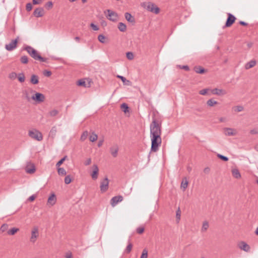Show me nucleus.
<instances>
[{"label":"nucleus","mask_w":258,"mask_h":258,"mask_svg":"<svg viewBox=\"0 0 258 258\" xmlns=\"http://www.w3.org/2000/svg\"><path fill=\"white\" fill-rule=\"evenodd\" d=\"M57 130L55 126H53L51 128L50 131V135L51 136H55Z\"/></svg>","instance_id":"nucleus-44"},{"label":"nucleus","mask_w":258,"mask_h":258,"mask_svg":"<svg viewBox=\"0 0 258 258\" xmlns=\"http://www.w3.org/2000/svg\"><path fill=\"white\" fill-rule=\"evenodd\" d=\"M217 156L219 159H220L221 160H222L224 161H227L229 160V159L227 157L222 155L221 154H218Z\"/></svg>","instance_id":"nucleus-39"},{"label":"nucleus","mask_w":258,"mask_h":258,"mask_svg":"<svg viewBox=\"0 0 258 258\" xmlns=\"http://www.w3.org/2000/svg\"><path fill=\"white\" fill-rule=\"evenodd\" d=\"M32 2L33 5H37L40 3L39 0H33Z\"/></svg>","instance_id":"nucleus-63"},{"label":"nucleus","mask_w":258,"mask_h":258,"mask_svg":"<svg viewBox=\"0 0 258 258\" xmlns=\"http://www.w3.org/2000/svg\"><path fill=\"white\" fill-rule=\"evenodd\" d=\"M38 236V228L36 227H35L33 229V230L31 231V236L30 238V241L32 243H34L37 238Z\"/></svg>","instance_id":"nucleus-11"},{"label":"nucleus","mask_w":258,"mask_h":258,"mask_svg":"<svg viewBox=\"0 0 258 258\" xmlns=\"http://www.w3.org/2000/svg\"><path fill=\"white\" fill-rule=\"evenodd\" d=\"M121 109H122V110L124 112V113H126V112H129V107L127 105V104L124 103H122L121 105Z\"/></svg>","instance_id":"nucleus-27"},{"label":"nucleus","mask_w":258,"mask_h":258,"mask_svg":"<svg viewBox=\"0 0 258 258\" xmlns=\"http://www.w3.org/2000/svg\"><path fill=\"white\" fill-rule=\"evenodd\" d=\"M32 99L38 103H41L44 101L45 96L43 94L37 92L32 96Z\"/></svg>","instance_id":"nucleus-9"},{"label":"nucleus","mask_w":258,"mask_h":258,"mask_svg":"<svg viewBox=\"0 0 258 258\" xmlns=\"http://www.w3.org/2000/svg\"><path fill=\"white\" fill-rule=\"evenodd\" d=\"M212 92L213 94H216L218 95H225L226 93L225 91L222 89H219L217 88H215L213 89Z\"/></svg>","instance_id":"nucleus-20"},{"label":"nucleus","mask_w":258,"mask_h":258,"mask_svg":"<svg viewBox=\"0 0 258 258\" xmlns=\"http://www.w3.org/2000/svg\"><path fill=\"white\" fill-rule=\"evenodd\" d=\"M239 24L242 26H247L248 25L247 23H246V22H245L244 21H240L239 22Z\"/></svg>","instance_id":"nucleus-64"},{"label":"nucleus","mask_w":258,"mask_h":258,"mask_svg":"<svg viewBox=\"0 0 258 258\" xmlns=\"http://www.w3.org/2000/svg\"><path fill=\"white\" fill-rule=\"evenodd\" d=\"M225 134L226 136H234L236 135V132H234L235 130L232 128L226 127L224 128Z\"/></svg>","instance_id":"nucleus-19"},{"label":"nucleus","mask_w":258,"mask_h":258,"mask_svg":"<svg viewBox=\"0 0 258 258\" xmlns=\"http://www.w3.org/2000/svg\"><path fill=\"white\" fill-rule=\"evenodd\" d=\"M109 180L107 177H106L100 182V190L102 192H105L108 188Z\"/></svg>","instance_id":"nucleus-5"},{"label":"nucleus","mask_w":258,"mask_h":258,"mask_svg":"<svg viewBox=\"0 0 258 258\" xmlns=\"http://www.w3.org/2000/svg\"><path fill=\"white\" fill-rule=\"evenodd\" d=\"M179 67L181 69H184L186 71H189V68L188 66H180Z\"/></svg>","instance_id":"nucleus-60"},{"label":"nucleus","mask_w":258,"mask_h":258,"mask_svg":"<svg viewBox=\"0 0 258 258\" xmlns=\"http://www.w3.org/2000/svg\"><path fill=\"white\" fill-rule=\"evenodd\" d=\"M144 231V228L143 227H139L137 229V232L138 234H142Z\"/></svg>","instance_id":"nucleus-51"},{"label":"nucleus","mask_w":258,"mask_h":258,"mask_svg":"<svg viewBox=\"0 0 258 258\" xmlns=\"http://www.w3.org/2000/svg\"><path fill=\"white\" fill-rule=\"evenodd\" d=\"M145 8L148 11L155 14H158L160 12L159 8L154 4L151 2L148 3Z\"/></svg>","instance_id":"nucleus-4"},{"label":"nucleus","mask_w":258,"mask_h":258,"mask_svg":"<svg viewBox=\"0 0 258 258\" xmlns=\"http://www.w3.org/2000/svg\"><path fill=\"white\" fill-rule=\"evenodd\" d=\"M227 16L228 17L224 27H230L235 22L236 20L235 17L231 13H228Z\"/></svg>","instance_id":"nucleus-6"},{"label":"nucleus","mask_w":258,"mask_h":258,"mask_svg":"<svg viewBox=\"0 0 258 258\" xmlns=\"http://www.w3.org/2000/svg\"><path fill=\"white\" fill-rule=\"evenodd\" d=\"M194 70L198 74H202L206 72L205 69L201 66H196L194 67Z\"/></svg>","instance_id":"nucleus-22"},{"label":"nucleus","mask_w":258,"mask_h":258,"mask_svg":"<svg viewBox=\"0 0 258 258\" xmlns=\"http://www.w3.org/2000/svg\"><path fill=\"white\" fill-rule=\"evenodd\" d=\"M125 19L130 23H131L133 25H134L136 23L135 18L129 13H125L124 14Z\"/></svg>","instance_id":"nucleus-16"},{"label":"nucleus","mask_w":258,"mask_h":258,"mask_svg":"<svg viewBox=\"0 0 258 258\" xmlns=\"http://www.w3.org/2000/svg\"><path fill=\"white\" fill-rule=\"evenodd\" d=\"M43 75L45 76H46V77H49L51 76V72L50 71H47V70H45L44 72H43Z\"/></svg>","instance_id":"nucleus-56"},{"label":"nucleus","mask_w":258,"mask_h":258,"mask_svg":"<svg viewBox=\"0 0 258 258\" xmlns=\"http://www.w3.org/2000/svg\"><path fill=\"white\" fill-rule=\"evenodd\" d=\"M243 110V107L242 106H237L236 107L235 111L240 112Z\"/></svg>","instance_id":"nucleus-57"},{"label":"nucleus","mask_w":258,"mask_h":258,"mask_svg":"<svg viewBox=\"0 0 258 258\" xmlns=\"http://www.w3.org/2000/svg\"><path fill=\"white\" fill-rule=\"evenodd\" d=\"M57 171L60 175H65L67 174L66 171L63 168H58Z\"/></svg>","instance_id":"nucleus-35"},{"label":"nucleus","mask_w":258,"mask_h":258,"mask_svg":"<svg viewBox=\"0 0 258 258\" xmlns=\"http://www.w3.org/2000/svg\"><path fill=\"white\" fill-rule=\"evenodd\" d=\"M88 135V133L87 131L84 132L81 136L80 140L82 141H85L87 139Z\"/></svg>","instance_id":"nucleus-36"},{"label":"nucleus","mask_w":258,"mask_h":258,"mask_svg":"<svg viewBox=\"0 0 258 258\" xmlns=\"http://www.w3.org/2000/svg\"><path fill=\"white\" fill-rule=\"evenodd\" d=\"M118 28L121 32H125L126 30V26L124 23L119 22L118 24Z\"/></svg>","instance_id":"nucleus-25"},{"label":"nucleus","mask_w":258,"mask_h":258,"mask_svg":"<svg viewBox=\"0 0 258 258\" xmlns=\"http://www.w3.org/2000/svg\"><path fill=\"white\" fill-rule=\"evenodd\" d=\"M72 179L70 175H67L64 178V182L66 184H68L71 182Z\"/></svg>","instance_id":"nucleus-43"},{"label":"nucleus","mask_w":258,"mask_h":258,"mask_svg":"<svg viewBox=\"0 0 258 258\" xmlns=\"http://www.w3.org/2000/svg\"><path fill=\"white\" fill-rule=\"evenodd\" d=\"M77 85L86 87V82L83 80H80L77 82Z\"/></svg>","instance_id":"nucleus-45"},{"label":"nucleus","mask_w":258,"mask_h":258,"mask_svg":"<svg viewBox=\"0 0 258 258\" xmlns=\"http://www.w3.org/2000/svg\"><path fill=\"white\" fill-rule=\"evenodd\" d=\"M17 77V74L15 72H13L9 75V78L13 80L16 79Z\"/></svg>","instance_id":"nucleus-50"},{"label":"nucleus","mask_w":258,"mask_h":258,"mask_svg":"<svg viewBox=\"0 0 258 258\" xmlns=\"http://www.w3.org/2000/svg\"><path fill=\"white\" fill-rule=\"evenodd\" d=\"M122 196H117L113 197L110 200V204L112 207L115 206L119 202L123 200Z\"/></svg>","instance_id":"nucleus-10"},{"label":"nucleus","mask_w":258,"mask_h":258,"mask_svg":"<svg viewBox=\"0 0 258 258\" xmlns=\"http://www.w3.org/2000/svg\"><path fill=\"white\" fill-rule=\"evenodd\" d=\"M90 26L94 31H97L99 30L98 27L97 25H95L94 23H91L90 24Z\"/></svg>","instance_id":"nucleus-54"},{"label":"nucleus","mask_w":258,"mask_h":258,"mask_svg":"<svg viewBox=\"0 0 258 258\" xmlns=\"http://www.w3.org/2000/svg\"><path fill=\"white\" fill-rule=\"evenodd\" d=\"M188 183V182L187 180V178L186 177H184L181 183V188H182L183 190H184L187 188Z\"/></svg>","instance_id":"nucleus-23"},{"label":"nucleus","mask_w":258,"mask_h":258,"mask_svg":"<svg viewBox=\"0 0 258 258\" xmlns=\"http://www.w3.org/2000/svg\"><path fill=\"white\" fill-rule=\"evenodd\" d=\"M36 198V196L33 195H32L31 196H30L28 199V201H30V202H32Z\"/></svg>","instance_id":"nucleus-59"},{"label":"nucleus","mask_w":258,"mask_h":258,"mask_svg":"<svg viewBox=\"0 0 258 258\" xmlns=\"http://www.w3.org/2000/svg\"><path fill=\"white\" fill-rule=\"evenodd\" d=\"M107 12L108 13V15L106 17L108 19L112 22H115L117 20L118 16L116 12L110 10H107Z\"/></svg>","instance_id":"nucleus-7"},{"label":"nucleus","mask_w":258,"mask_h":258,"mask_svg":"<svg viewBox=\"0 0 258 258\" xmlns=\"http://www.w3.org/2000/svg\"><path fill=\"white\" fill-rule=\"evenodd\" d=\"M91 158H88L87 159L85 162H84V164L86 165V166H87V165H89L91 164Z\"/></svg>","instance_id":"nucleus-58"},{"label":"nucleus","mask_w":258,"mask_h":258,"mask_svg":"<svg viewBox=\"0 0 258 258\" xmlns=\"http://www.w3.org/2000/svg\"><path fill=\"white\" fill-rule=\"evenodd\" d=\"M19 37H18L14 40H13L9 44L5 45V48L8 51H12L17 47Z\"/></svg>","instance_id":"nucleus-8"},{"label":"nucleus","mask_w":258,"mask_h":258,"mask_svg":"<svg viewBox=\"0 0 258 258\" xmlns=\"http://www.w3.org/2000/svg\"><path fill=\"white\" fill-rule=\"evenodd\" d=\"M30 82L33 85L37 84L39 83L38 76L36 75H32L31 77Z\"/></svg>","instance_id":"nucleus-21"},{"label":"nucleus","mask_w":258,"mask_h":258,"mask_svg":"<svg viewBox=\"0 0 258 258\" xmlns=\"http://www.w3.org/2000/svg\"><path fill=\"white\" fill-rule=\"evenodd\" d=\"M109 150L111 155L113 157L115 158L117 156L119 148L117 145H114L111 146Z\"/></svg>","instance_id":"nucleus-12"},{"label":"nucleus","mask_w":258,"mask_h":258,"mask_svg":"<svg viewBox=\"0 0 258 258\" xmlns=\"http://www.w3.org/2000/svg\"><path fill=\"white\" fill-rule=\"evenodd\" d=\"M29 136L32 139L40 141L43 139L42 134L36 130L29 131Z\"/></svg>","instance_id":"nucleus-3"},{"label":"nucleus","mask_w":258,"mask_h":258,"mask_svg":"<svg viewBox=\"0 0 258 258\" xmlns=\"http://www.w3.org/2000/svg\"><path fill=\"white\" fill-rule=\"evenodd\" d=\"M53 4L52 2L50 1L45 4V7L46 9H49L52 7Z\"/></svg>","instance_id":"nucleus-47"},{"label":"nucleus","mask_w":258,"mask_h":258,"mask_svg":"<svg viewBox=\"0 0 258 258\" xmlns=\"http://www.w3.org/2000/svg\"><path fill=\"white\" fill-rule=\"evenodd\" d=\"M208 91V89H204L200 91L199 93L202 95H205Z\"/></svg>","instance_id":"nucleus-53"},{"label":"nucleus","mask_w":258,"mask_h":258,"mask_svg":"<svg viewBox=\"0 0 258 258\" xmlns=\"http://www.w3.org/2000/svg\"><path fill=\"white\" fill-rule=\"evenodd\" d=\"M239 247L241 249H242L246 252H248L250 250L249 246L247 243H246L245 242H244L243 241L241 242L239 244Z\"/></svg>","instance_id":"nucleus-17"},{"label":"nucleus","mask_w":258,"mask_h":258,"mask_svg":"<svg viewBox=\"0 0 258 258\" xmlns=\"http://www.w3.org/2000/svg\"><path fill=\"white\" fill-rule=\"evenodd\" d=\"M26 172L29 174H32L34 173L35 171V168L34 165H32L31 168H28V167L26 169Z\"/></svg>","instance_id":"nucleus-33"},{"label":"nucleus","mask_w":258,"mask_h":258,"mask_svg":"<svg viewBox=\"0 0 258 258\" xmlns=\"http://www.w3.org/2000/svg\"><path fill=\"white\" fill-rule=\"evenodd\" d=\"M106 38L105 36H104L103 34H100L98 36V39L99 41L102 43H105V40Z\"/></svg>","instance_id":"nucleus-30"},{"label":"nucleus","mask_w":258,"mask_h":258,"mask_svg":"<svg viewBox=\"0 0 258 258\" xmlns=\"http://www.w3.org/2000/svg\"><path fill=\"white\" fill-rule=\"evenodd\" d=\"M180 214H181V211L180 210L179 208H178L177 211H176V218L178 221H179L180 219Z\"/></svg>","instance_id":"nucleus-49"},{"label":"nucleus","mask_w":258,"mask_h":258,"mask_svg":"<svg viewBox=\"0 0 258 258\" xmlns=\"http://www.w3.org/2000/svg\"><path fill=\"white\" fill-rule=\"evenodd\" d=\"M56 201V198L54 194H52L51 196L48 198L47 200V204L53 206L54 205Z\"/></svg>","instance_id":"nucleus-18"},{"label":"nucleus","mask_w":258,"mask_h":258,"mask_svg":"<svg viewBox=\"0 0 258 258\" xmlns=\"http://www.w3.org/2000/svg\"><path fill=\"white\" fill-rule=\"evenodd\" d=\"M232 175L236 178H239L241 177L239 170L237 169H234L232 171Z\"/></svg>","instance_id":"nucleus-24"},{"label":"nucleus","mask_w":258,"mask_h":258,"mask_svg":"<svg viewBox=\"0 0 258 258\" xmlns=\"http://www.w3.org/2000/svg\"><path fill=\"white\" fill-rule=\"evenodd\" d=\"M126 57L128 59L132 60L134 58V54L131 52H127L126 53Z\"/></svg>","instance_id":"nucleus-48"},{"label":"nucleus","mask_w":258,"mask_h":258,"mask_svg":"<svg viewBox=\"0 0 258 258\" xmlns=\"http://www.w3.org/2000/svg\"><path fill=\"white\" fill-rule=\"evenodd\" d=\"M19 230V229L18 228H13L11 229H9L7 231V234L9 235H14L16 232H17Z\"/></svg>","instance_id":"nucleus-26"},{"label":"nucleus","mask_w":258,"mask_h":258,"mask_svg":"<svg viewBox=\"0 0 258 258\" xmlns=\"http://www.w3.org/2000/svg\"><path fill=\"white\" fill-rule=\"evenodd\" d=\"M30 55L35 60H39L40 62H48V58L42 57L38 51L30 46H27L25 48Z\"/></svg>","instance_id":"nucleus-2"},{"label":"nucleus","mask_w":258,"mask_h":258,"mask_svg":"<svg viewBox=\"0 0 258 258\" xmlns=\"http://www.w3.org/2000/svg\"><path fill=\"white\" fill-rule=\"evenodd\" d=\"M93 171L91 174V176L93 179L95 180L98 178L99 169L97 165L94 164L93 165Z\"/></svg>","instance_id":"nucleus-14"},{"label":"nucleus","mask_w":258,"mask_h":258,"mask_svg":"<svg viewBox=\"0 0 258 258\" xmlns=\"http://www.w3.org/2000/svg\"><path fill=\"white\" fill-rule=\"evenodd\" d=\"M18 79L19 82L23 83L25 81V77L23 73H20L18 75Z\"/></svg>","instance_id":"nucleus-34"},{"label":"nucleus","mask_w":258,"mask_h":258,"mask_svg":"<svg viewBox=\"0 0 258 258\" xmlns=\"http://www.w3.org/2000/svg\"><path fill=\"white\" fill-rule=\"evenodd\" d=\"M44 14V9L42 8H38L33 12L35 17L38 18L42 17Z\"/></svg>","instance_id":"nucleus-13"},{"label":"nucleus","mask_w":258,"mask_h":258,"mask_svg":"<svg viewBox=\"0 0 258 258\" xmlns=\"http://www.w3.org/2000/svg\"><path fill=\"white\" fill-rule=\"evenodd\" d=\"M20 61L21 63L24 64H26L28 62V58L27 56L24 55L22 56L20 58Z\"/></svg>","instance_id":"nucleus-37"},{"label":"nucleus","mask_w":258,"mask_h":258,"mask_svg":"<svg viewBox=\"0 0 258 258\" xmlns=\"http://www.w3.org/2000/svg\"><path fill=\"white\" fill-rule=\"evenodd\" d=\"M66 258H73L72 253L71 252L67 253Z\"/></svg>","instance_id":"nucleus-61"},{"label":"nucleus","mask_w":258,"mask_h":258,"mask_svg":"<svg viewBox=\"0 0 258 258\" xmlns=\"http://www.w3.org/2000/svg\"><path fill=\"white\" fill-rule=\"evenodd\" d=\"M26 10L28 12L30 11L32 9V6L31 3H28L26 4Z\"/></svg>","instance_id":"nucleus-52"},{"label":"nucleus","mask_w":258,"mask_h":258,"mask_svg":"<svg viewBox=\"0 0 258 258\" xmlns=\"http://www.w3.org/2000/svg\"><path fill=\"white\" fill-rule=\"evenodd\" d=\"M8 228L9 225L7 224H4L1 226L0 230L2 232H7L9 230Z\"/></svg>","instance_id":"nucleus-31"},{"label":"nucleus","mask_w":258,"mask_h":258,"mask_svg":"<svg viewBox=\"0 0 258 258\" xmlns=\"http://www.w3.org/2000/svg\"><path fill=\"white\" fill-rule=\"evenodd\" d=\"M226 117H220L219 118V121L221 122H224L226 121Z\"/></svg>","instance_id":"nucleus-62"},{"label":"nucleus","mask_w":258,"mask_h":258,"mask_svg":"<svg viewBox=\"0 0 258 258\" xmlns=\"http://www.w3.org/2000/svg\"><path fill=\"white\" fill-rule=\"evenodd\" d=\"M97 138H98L97 135L95 133H94V132H93L92 133V135L89 137V140L91 142H95V141H96L97 140Z\"/></svg>","instance_id":"nucleus-28"},{"label":"nucleus","mask_w":258,"mask_h":258,"mask_svg":"<svg viewBox=\"0 0 258 258\" xmlns=\"http://www.w3.org/2000/svg\"><path fill=\"white\" fill-rule=\"evenodd\" d=\"M116 77H117V78L120 79L122 81V82L125 84H127L126 83V82H128V83L130 82V81L128 80H127L125 77H124L122 76L117 75Z\"/></svg>","instance_id":"nucleus-41"},{"label":"nucleus","mask_w":258,"mask_h":258,"mask_svg":"<svg viewBox=\"0 0 258 258\" xmlns=\"http://www.w3.org/2000/svg\"><path fill=\"white\" fill-rule=\"evenodd\" d=\"M150 128L151 139V152H156L158 150L159 147L162 143L161 122L153 118Z\"/></svg>","instance_id":"nucleus-1"},{"label":"nucleus","mask_w":258,"mask_h":258,"mask_svg":"<svg viewBox=\"0 0 258 258\" xmlns=\"http://www.w3.org/2000/svg\"><path fill=\"white\" fill-rule=\"evenodd\" d=\"M49 115L51 116H55L57 115L58 113V110L56 109H53L49 112Z\"/></svg>","instance_id":"nucleus-42"},{"label":"nucleus","mask_w":258,"mask_h":258,"mask_svg":"<svg viewBox=\"0 0 258 258\" xmlns=\"http://www.w3.org/2000/svg\"><path fill=\"white\" fill-rule=\"evenodd\" d=\"M257 63L256 60L253 59L246 63L244 65V68L245 70H249L254 67Z\"/></svg>","instance_id":"nucleus-15"},{"label":"nucleus","mask_w":258,"mask_h":258,"mask_svg":"<svg viewBox=\"0 0 258 258\" xmlns=\"http://www.w3.org/2000/svg\"><path fill=\"white\" fill-rule=\"evenodd\" d=\"M250 133L252 135L258 134V128H254V129L251 130L250 131Z\"/></svg>","instance_id":"nucleus-55"},{"label":"nucleus","mask_w":258,"mask_h":258,"mask_svg":"<svg viewBox=\"0 0 258 258\" xmlns=\"http://www.w3.org/2000/svg\"><path fill=\"white\" fill-rule=\"evenodd\" d=\"M132 247H133L132 244L131 242H130L126 247L125 252L127 253H130L132 250Z\"/></svg>","instance_id":"nucleus-38"},{"label":"nucleus","mask_w":258,"mask_h":258,"mask_svg":"<svg viewBox=\"0 0 258 258\" xmlns=\"http://www.w3.org/2000/svg\"><path fill=\"white\" fill-rule=\"evenodd\" d=\"M207 104L209 106H213L214 105L217 104L218 102L213 99H210L207 101Z\"/></svg>","instance_id":"nucleus-29"},{"label":"nucleus","mask_w":258,"mask_h":258,"mask_svg":"<svg viewBox=\"0 0 258 258\" xmlns=\"http://www.w3.org/2000/svg\"><path fill=\"white\" fill-rule=\"evenodd\" d=\"M67 156H64L63 158H62V159H61L56 164V166L57 167H59L62 163L63 162H64V161L65 160Z\"/></svg>","instance_id":"nucleus-46"},{"label":"nucleus","mask_w":258,"mask_h":258,"mask_svg":"<svg viewBox=\"0 0 258 258\" xmlns=\"http://www.w3.org/2000/svg\"><path fill=\"white\" fill-rule=\"evenodd\" d=\"M209 227V223L207 221H205L203 222V226H202V232H205L206 231L208 228Z\"/></svg>","instance_id":"nucleus-32"},{"label":"nucleus","mask_w":258,"mask_h":258,"mask_svg":"<svg viewBox=\"0 0 258 258\" xmlns=\"http://www.w3.org/2000/svg\"><path fill=\"white\" fill-rule=\"evenodd\" d=\"M148 257V250L146 249H144L140 258H147Z\"/></svg>","instance_id":"nucleus-40"}]
</instances>
